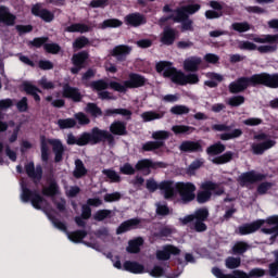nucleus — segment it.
I'll list each match as a JSON object with an SVG mask.
<instances>
[{
    "mask_svg": "<svg viewBox=\"0 0 278 278\" xmlns=\"http://www.w3.org/2000/svg\"><path fill=\"white\" fill-rule=\"evenodd\" d=\"M22 193H21V201L23 203H31L33 207L35 210H42L45 214L48 216L49 220H51L52 225L60 229V231H65L68 240L71 242H75L76 244L81 242L84 238L88 236V232L86 230H76L68 232L66 231V225L58 219H55L51 214H49V202L38 193V191H31L25 186V182H21Z\"/></svg>",
    "mask_w": 278,
    "mask_h": 278,
    "instance_id": "f257e3e1",
    "label": "nucleus"
},
{
    "mask_svg": "<svg viewBox=\"0 0 278 278\" xmlns=\"http://www.w3.org/2000/svg\"><path fill=\"white\" fill-rule=\"evenodd\" d=\"M266 86L267 88H278V74L261 73L251 77H240L228 86L231 94L244 92L249 86Z\"/></svg>",
    "mask_w": 278,
    "mask_h": 278,
    "instance_id": "f03ea898",
    "label": "nucleus"
},
{
    "mask_svg": "<svg viewBox=\"0 0 278 278\" xmlns=\"http://www.w3.org/2000/svg\"><path fill=\"white\" fill-rule=\"evenodd\" d=\"M199 10H201V4L194 3L192 0H184L180 2V7L174 11L173 21L181 23L182 31H194L193 22L189 16L197 14Z\"/></svg>",
    "mask_w": 278,
    "mask_h": 278,
    "instance_id": "7ed1b4c3",
    "label": "nucleus"
},
{
    "mask_svg": "<svg viewBox=\"0 0 278 278\" xmlns=\"http://www.w3.org/2000/svg\"><path fill=\"white\" fill-rule=\"evenodd\" d=\"M264 223H267L269 227L271 228H262L263 233H267L270 237L271 244L275 242V239L278 238V215H273L268 217L266 220L258 219L255 222H252L250 224H244L242 226H239L238 233L239 236H249L250 233H255Z\"/></svg>",
    "mask_w": 278,
    "mask_h": 278,
    "instance_id": "20e7f679",
    "label": "nucleus"
},
{
    "mask_svg": "<svg viewBox=\"0 0 278 278\" xmlns=\"http://www.w3.org/2000/svg\"><path fill=\"white\" fill-rule=\"evenodd\" d=\"M156 71L157 73H163V77H170L172 81L179 86L199 84V76L197 74L186 75L182 72H178L170 62L161 61L156 63Z\"/></svg>",
    "mask_w": 278,
    "mask_h": 278,
    "instance_id": "39448f33",
    "label": "nucleus"
},
{
    "mask_svg": "<svg viewBox=\"0 0 278 278\" xmlns=\"http://www.w3.org/2000/svg\"><path fill=\"white\" fill-rule=\"evenodd\" d=\"M254 42H257L258 46L251 41H241L239 42V49L241 51H258V53H275L277 51L278 45V35H263L261 37H254Z\"/></svg>",
    "mask_w": 278,
    "mask_h": 278,
    "instance_id": "423d86ee",
    "label": "nucleus"
},
{
    "mask_svg": "<svg viewBox=\"0 0 278 278\" xmlns=\"http://www.w3.org/2000/svg\"><path fill=\"white\" fill-rule=\"evenodd\" d=\"M207 216H210L207 208H200L193 214L180 217L179 223H181V225H189L190 229L202 233L203 231H207V225H205Z\"/></svg>",
    "mask_w": 278,
    "mask_h": 278,
    "instance_id": "0eeeda50",
    "label": "nucleus"
},
{
    "mask_svg": "<svg viewBox=\"0 0 278 278\" xmlns=\"http://www.w3.org/2000/svg\"><path fill=\"white\" fill-rule=\"evenodd\" d=\"M86 144H99V142H108L109 147H114L116 141L114 140V135L108 130L100 129L99 127H93L90 132H85Z\"/></svg>",
    "mask_w": 278,
    "mask_h": 278,
    "instance_id": "6e6552de",
    "label": "nucleus"
},
{
    "mask_svg": "<svg viewBox=\"0 0 278 278\" xmlns=\"http://www.w3.org/2000/svg\"><path fill=\"white\" fill-rule=\"evenodd\" d=\"M203 191H200L197 195L198 203H207L212 199V192L217 197L225 193V189L219 184L205 181L201 185Z\"/></svg>",
    "mask_w": 278,
    "mask_h": 278,
    "instance_id": "1a4fd4ad",
    "label": "nucleus"
},
{
    "mask_svg": "<svg viewBox=\"0 0 278 278\" xmlns=\"http://www.w3.org/2000/svg\"><path fill=\"white\" fill-rule=\"evenodd\" d=\"M153 140L156 141H148L142 144V151H157V149H162L164 147V140H168L170 138V131L168 130H156L152 132Z\"/></svg>",
    "mask_w": 278,
    "mask_h": 278,
    "instance_id": "9d476101",
    "label": "nucleus"
},
{
    "mask_svg": "<svg viewBox=\"0 0 278 278\" xmlns=\"http://www.w3.org/2000/svg\"><path fill=\"white\" fill-rule=\"evenodd\" d=\"M254 140L263 141V142H254L251 144V149L254 155H264L265 151H268V149H273V147L277 144V141L269 139L268 135L264 132L254 136Z\"/></svg>",
    "mask_w": 278,
    "mask_h": 278,
    "instance_id": "9b49d317",
    "label": "nucleus"
},
{
    "mask_svg": "<svg viewBox=\"0 0 278 278\" xmlns=\"http://www.w3.org/2000/svg\"><path fill=\"white\" fill-rule=\"evenodd\" d=\"M146 188L147 190H149V192H155V190H161L166 199H172L175 182L164 180L161 184H157L155 179L150 178L147 180Z\"/></svg>",
    "mask_w": 278,
    "mask_h": 278,
    "instance_id": "f8f14e48",
    "label": "nucleus"
},
{
    "mask_svg": "<svg viewBox=\"0 0 278 278\" xmlns=\"http://www.w3.org/2000/svg\"><path fill=\"white\" fill-rule=\"evenodd\" d=\"M175 190L180 194V199L184 203H190L194 201L197 187L191 182H174L173 197H175Z\"/></svg>",
    "mask_w": 278,
    "mask_h": 278,
    "instance_id": "ddd939ff",
    "label": "nucleus"
},
{
    "mask_svg": "<svg viewBox=\"0 0 278 278\" xmlns=\"http://www.w3.org/2000/svg\"><path fill=\"white\" fill-rule=\"evenodd\" d=\"M264 179H266V175L252 170L241 174L239 177V182L241 186H249L250 184H255L256 181H264Z\"/></svg>",
    "mask_w": 278,
    "mask_h": 278,
    "instance_id": "4468645a",
    "label": "nucleus"
},
{
    "mask_svg": "<svg viewBox=\"0 0 278 278\" xmlns=\"http://www.w3.org/2000/svg\"><path fill=\"white\" fill-rule=\"evenodd\" d=\"M181 250L175 245H164L162 250L156 251V260L160 262H166L170 260V255H179Z\"/></svg>",
    "mask_w": 278,
    "mask_h": 278,
    "instance_id": "2eb2a0df",
    "label": "nucleus"
},
{
    "mask_svg": "<svg viewBox=\"0 0 278 278\" xmlns=\"http://www.w3.org/2000/svg\"><path fill=\"white\" fill-rule=\"evenodd\" d=\"M136 170H147V168H166L164 162H153L149 159H142L135 165Z\"/></svg>",
    "mask_w": 278,
    "mask_h": 278,
    "instance_id": "dca6fc26",
    "label": "nucleus"
},
{
    "mask_svg": "<svg viewBox=\"0 0 278 278\" xmlns=\"http://www.w3.org/2000/svg\"><path fill=\"white\" fill-rule=\"evenodd\" d=\"M31 14H34V16H39V18H42L46 23H51V21L55 18V15H53L51 11L42 9L40 4H35L31 8Z\"/></svg>",
    "mask_w": 278,
    "mask_h": 278,
    "instance_id": "f3484780",
    "label": "nucleus"
},
{
    "mask_svg": "<svg viewBox=\"0 0 278 278\" xmlns=\"http://www.w3.org/2000/svg\"><path fill=\"white\" fill-rule=\"evenodd\" d=\"M26 175L30 177V179H34L35 184L36 181H40L42 179V166L34 165V162H29L25 165Z\"/></svg>",
    "mask_w": 278,
    "mask_h": 278,
    "instance_id": "a211bd4d",
    "label": "nucleus"
},
{
    "mask_svg": "<svg viewBox=\"0 0 278 278\" xmlns=\"http://www.w3.org/2000/svg\"><path fill=\"white\" fill-rule=\"evenodd\" d=\"M0 23L13 27L16 24V15L12 14L7 7H0Z\"/></svg>",
    "mask_w": 278,
    "mask_h": 278,
    "instance_id": "6ab92c4d",
    "label": "nucleus"
},
{
    "mask_svg": "<svg viewBox=\"0 0 278 278\" xmlns=\"http://www.w3.org/2000/svg\"><path fill=\"white\" fill-rule=\"evenodd\" d=\"M125 23L131 27H140L147 23V17L142 13H130L125 16Z\"/></svg>",
    "mask_w": 278,
    "mask_h": 278,
    "instance_id": "aec40b11",
    "label": "nucleus"
},
{
    "mask_svg": "<svg viewBox=\"0 0 278 278\" xmlns=\"http://www.w3.org/2000/svg\"><path fill=\"white\" fill-rule=\"evenodd\" d=\"M147 83V78H144L140 74L131 73L129 74V79L125 80V86L128 88H142Z\"/></svg>",
    "mask_w": 278,
    "mask_h": 278,
    "instance_id": "412c9836",
    "label": "nucleus"
},
{
    "mask_svg": "<svg viewBox=\"0 0 278 278\" xmlns=\"http://www.w3.org/2000/svg\"><path fill=\"white\" fill-rule=\"evenodd\" d=\"M50 144L54 153V162H62V160H64V151H66V148L64 147V144H62V141H60V139H56L55 141H50Z\"/></svg>",
    "mask_w": 278,
    "mask_h": 278,
    "instance_id": "4be33fe9",
    "label": "nucleus"
},
{
    "mask_svg": "<svg viewBox=\"0 0 278 278\" xmlns=\"http://www.w3.org/2000/svg\"><path fill=\"white\" fill-rule=\"evenodd\" d=\"M138 225H140L139 218L128 219L118 226V228L116 229V233L117 236H121V233H126V231H131V229H137Z\"/></svg>",
    "mask_w": 278,
    "mask_h": 278,
    "instance_id": "5701e85b",
    "label": "nucleus"
},
{
    "mask_svg": "<svg viewBox=\"0 0 278 278\" xmlns=\"http://www.w3.org/2000/svg\"><path fill=\"white\" fill-rule=\"evenodd\" d=\"M201 62L203 61L201 60L200 56H189L184 61V68L189 73H194L199 71V66H201Z\"/></svg>",
    "mask_w": 278,
    "mask_h": 278,
    "instance_id": "b1692460",
    "label": "nucleus"
},
{
    "mask_svg": "<svg viewBox=\"0 0 278 278\" xmlns=\"http://www.w3.org/2000/svg\"><path fill=\"white\" fill-rule=\"evenodd\" d=\"M63 97H65V99H73L75 102L81 101L79 89L68 85L63 86Z\"/></svg>",
    "mask_w": 278,
    "mask_h": 278,
    "instance_id": "393cba45",
    "label": "nucleus"
},
{
    "mask_svg": "<svg viewBox=\"0 0 278 278\" xmlns=\"http://www.w3.org/2000/svg\"><path fill=\"white\" fill-rule=\"evenodd\" d=\"M134 113L128 109H108L104 111V116H123L126 121H131Z\"/></svg>",
    "mask_w": 278,
    "mask_h": 278,
    "instance_id": "a878e982",
    "label": "nucleus"
},
{
    "mask_svg": "<svg viewBox=\"0 0 278 278\" xmlns=\"http://www.w3.org/2000/svg\"><path fill=\"white\" fill-rule=\"evenodd\" d=\"M166 112L164 111H146L141 113L140 117L142 118L143 123H151L152 121H160L164 118Z\"/></svg>",
    "mask_w": 278,
    "mask_h": 278,
    "instance_id": "bb28decb",
    "label": "nucleus"
},
{
    "mask_svg": "<svg viewBox=\"0 0 278 278\" xmlns=\"http://www.w3.org/2000/svg\"><path fill=\"white\" fill-rule=\"evenodd\" d=\"M110 131L114 136H127V124L125 122L115 121L111 124Z\"/></svg>",
    "mask_w": 278,
    "mask_h": 278,
    "instance_id": "cd10ccee",
    "label": "nucleus"
},
{
    "mask_svg": "<svg viewBox=\"0 0 278 278\" xmlns=\"http://www.w3.org/2000/svg\"><path fill=\"white\" fill-rule=\"evenodd\" d=\"M233 275L237 278L264 277V275H266V270L262 268H253L249 274L242 270H233Z\"/></svg>",
    "mask_w": 278,
    "mask_h": 278,
    "instance_id": "c85d7f7f",
    "label": "nucleus"
},
{
    "mask_svg": "<svg viewBox=\"0 0 278 278\" xmlns=\"http://www.w3.org/2000/svg\"><path fill=\"white\" fill-rule=\"evenodd\" d=\"M41 192L43 197H55V194H60V186L55 180H50L48 185L42 187Z\"/></svg>",
    "mask_w": 278,
    "mask_h": 278,
    "instance_id": "c756f323",
    "label": "nucleus"
},
{
    "mask_svg": "<svg viewBox=\"0 0 278 278\" xmlns=\"http://www.w3.org/2000/svg\"><path fill=\"white\" fill-rule=\"evenodd\" d=\"M176 37H177V30L170 27H166L164 28L163 34L161 36V42L163 45L170 46L173 45V42H175Z\"/></svg>",
    "mask_w": 278,
    "mask_h": 278,
    "instance_id": "7c9ffc66",
    "label": "nucleus"
},
{
    "mask_svg": "<svg viewBox=\"0 0 278 278\" xmlns=\"http://www.w3.org/2000/svg\"><path fill=\"white\" fill-rule=\"evenodd\" d=\"M179 150L184 151L185 153H197V151H203L201 143L195 141H184L179 146Z\"/></svg>",
    "mask_w": 278,
    "mask_h": 278,
    "instance_id": "2f4dec72",
    "label": "nucleus"
},
{
    "mask_svg": "<svg viewBox=\"0 0 278 278\" xmlns=\"http://www.w3.org/2000/svg\"><path fill=\"white\" fill-rule=\"evenodd\" d=\"M123 269L134 275H140L144 273V266L138 262L126 261L123 265Z\"/></svg>",
    "mask_w": 278,
    "mask_h": 278,
    "instance_id": "473e14b6",
    "label": "nucleus"
},
{
    "mask_svg": "<svg viewBox=\"0 0 278 278\" xmlns=\"http://www.w3.org/2000/svg\"><path fill=\"white\" fill-rule=\"evenodd\" d=\"M144 244V239L142 237L132 239L128 242L126 248L127 253H140V248Z\"/></svg>",
    "mask_w": 278,
    "mask_h": 278,
    "instance_id": "72a5a7b5",
    "label": "nucleus"
},
{
    "mask_svg": "<svg viewBox=\"0 0 278 278\" xmlns=\"http://www.w3.org/2000/svg\"><path fill=\"white\" fill-rule=\"evenodd\" d=\"M129 53H131V48L127 46H117L112 51V55L117 58V60H125Z\"/></svg>",
    "mask_w": 278,
    "mask_h": 278,
    "instance_id": "f704fd0d",
    "label": "nucleus"
},
{
    "mask_svg": "<svg viewBox=\"0 0 278 278\" xmlns=\"http://www.w3.org/2000/svg\"><path fill=\"white\" fill-rule=\"evenodd\" d=\"M88 174V169H86V166L84 165L83 160H76L75 161V168L73 172V175L76 179H81V177H85V175Z\"/></svg>",
    "mask_w": 278,
    "mask_h": 278,
    "instance_id": "c9c22d12",
    "label": "nucleus"
},
{
    "mask_svg": "<svg viewBox=\"0 0 278 278\" xmlns=\"http://www.w3.org/2000/svg\"><path fill=\"white\" fill-rule=\"evenodd\" d=\"M66 31H70L71 34H88L90 31V26L81 23L72 24L66 28Z\"/></svg>",
    "mask_w": 278,
    "mask_h": 278,
    "instance_id": "e433bc0d",
    "label": "nucleus"
},
{
    "mask_svg": "<svg viewBox=\"0 0 278 278\" xmlns=\"http://www.w3.org/2000/svg\"><path fill=\"white\" fill-rule=\"evenodd\" d=\"M66 142L67 144H77V147H86L85 132H83L79 137H75V135L68 134Z\"/></svg>",
    "mask_w": 278,
    "mask_h": 278,
    "instance_id": "4c0bfd02",
    "label": "nucleus"
},
{
    "mask_svg": "<svg viewBox=\"0 0 278 278\" xmlns=\"http://www.w3.org/2000/svg\"><path fill=\"white\" fill-rule=\"evenodd\" d=\"M251 249V245L244 241H238L232 247V253L235 255H242L243 253H247Z\"/></svg>",
    "mask_w": 278,
    "mask_h": 278,
    "instance_id": "58836bf2",
    "label": "nucleus"
},
{
    "mask_svg": "<svg viewBox=\"0 0 278 278\" xmlns=\"http://www.w3.org/2000/svg\"><path fill=\"white\" fill-rule=\"evenodd\" d=\"M225 149V144H223L222 142H217L215 144L210 146L206 149V153L207 155H220V153H224Z\"/></svg>",
    "mask_w": 278,
    "mask_h": 278,
    "instance_id": "ea45409f",
    "label": "nucleus"
},
{
    "mask_svg": "<svg viewBox=\"0 0 278 278\" xmlns=\"http://www.w3.org/2000/svg\"><path fill=\"white\" fill-rule=\"evenodd\" d=\"M85 112H87V114H90L94 118H97L98 116H103V111H101V108H99L94 103H88L85 108Z\"/></svg>",
    "mask_w": 278,
    "mask_h": 278,
    "instance_id": "a19ab883",
    "label": "nucleus"
},
{
    "mask_svg": "<svg viewBox=\"0 0 278 278\" xmlns=\"http://www.w3.org/2000/svg\"><path fill=\"white\" fill-rule=\"evenodd\" d=\"M231 29L239 34H244V31H249V29H251V24L248 22H236L231 24Z\"/></svg>",
    "mask_w": 278,
    "mask_h": 278,
    "instance_id": "79ce46f5",
    "label": "nucleus"
},
{
    "mask_svg": "<svg viewBox=\"0 0 278 278\" xmlns=\"http://www.w3.org/2000/svg\"><path fill=\"white\" fill-rule=\"evenodd\" d=\"M87 60H88V52L86 51L74 54L72 58V62L74 66H81V64H84V62H86Z\"/></svg>",
    "mask_w": 278,
    "mask_h": 278,
    "instance_id": "37998d69",
    "label": "nucleus"
},
{
    "mask_svg": "<svg viewBox=\"0 0 278 278\" xmlns=\"http://www.w3.org/2000/svg\"><path fill=\"white\" fill-rule=\"evenodd\" d=\"M226 268H229L230 270H233L236 268H240V264H242V260L240 257H227L226 258Z\"/></svg>",
    "mask_w": 278,
    "mask_h": 278,
    "instance_id": "c03bdc74",
    "label": "nucleus"
},
{
    "mask_svg": "<svg viewBox=\"0 0 278 278\" xmlns=\"http://www.w3.org/2000/svg\"><path fill=\"white\" fill-rule=\"evenodd\" d=\"M233 160V152H226L220 156H217L213 160V164H227V162H231Z\"/></svg>",
    "mask_w": 278,
    "mask_h": 278,
    "instance_id": "a18cd8bd",
    "label": "nucleus"
},
{
    "mask_svg": "<svg viewBox=\"0 0 278 278\" xmlns=\"http://www.w3.org/2000/svg\"><path fill=\"white\" fill-rule=\"evenodd\" d=\"M102 174L105 175V177H108L112 184H118L121 181V176L114 169H103Z\"/></svg>",
    "mask_w": 278,
    "mask_h": 278,
    "instance_id": "49530a36",
    "label": "nucleus"
},
{
    "mask_svg": "<svg viewBox=\"0 0 278 278\" xmlns=\"http://www.w3.org/2000/svg\"><path fill=\"white\" fill-rule=\"evenodd\" d=\"M242 136V129L237 128L231 132H225L219 136L220 140H233V138H240Z\"/></svg>",
    "mask_w": 278,
    "mask_h": 278,
    "instance_id": "de8ad7c7",
    "label": "nucleus"
},
{
    "mask_svg": "<svg viewBox=\"0 0 278 278\" xmlns=\"http://www.w3.org/2000/svg\"><path fill=\"white\" fill-rule=\"evenodd\" d=\"M58 125L60 129H71L77 125V122L73 118L59 119Z\"/></svg>",
    "mask_w": 278,
    "mask_h": 278,
    "instance_id": "09e8293b",
    "label": "nucleus"
},
{
    "mask_svg": "<svg viewBox=\"0 0 278 278\" xmlns=\"http://www.w3.org/2000/svg\"><path fill=\"white\" fill-rule=\"evenodd\" d=\"M92 90H97L98 92H102V90H108L110 84L105 80H96L90 84Z\"/></svg>",
    "mask_w": 278,
    "mask_h": 278,
    "instance_id": "8fccbe9b",
    "label": "nucleus"
},
{
    "mask_svg": "<svg viewBox=\"0 0 278 278\" xmlns=\"http://www.w3.org/2000/svg\"><path fill=\"white\" fill-rule=\"evenodd\" d=\"M122 25H123V22L121 20L110 18V20H105L101 24V29H108V27H121Z\"/></svg>",
    "mask_w": 278,
    "mask_h": 278,
    "instance_id": "3c124183",
    "label": "nucleus"
},
{
    "mask_svg": "<svg viewBox=\"0 0 278 278\" xmlns=\"http://www.w3.org/2000/svg\"><path fill=\"white\" fill-rule=\"evenodd\" d=\"M172 131H174V134H192V131H194V128L190 127V126H184V125H176L172 127Z\"/></svg>",
    "mask_w": 278,
    "mask_h": 278,
    "instance_id": "603ef678",
    "label": "nucleus"
},
{
    "mask_svg": "<svg viewBox=\"0 0 278 278\" xmlns=\"http://www.w3.org/2000/svg\"><path fill=\"white\" fill-rule=\"evenodd\" d=\"M244 101V96H233L228 99V105L231 108H239V105H242Z\"/></svg>",
    "mask_w": 278,
    "mask_h": 278,
    "instance_id": "864d4df0",
    "label": "nucleus"
},
{
    "mask_svg": "<svg viewBox=\"0 0 278 278\" xmlns=\"http://www.w3.org/2000/svg\"><path fill=\"white\" fill-rule=\"evenodd\" d=\"M203 166V161L202 160H195L193 161L189 167L187 168L188 175H194L195 170H199Z\"/></svg>",
    "mask_w": 278,
    "mask_h": 278,
    "instance_id": "5fc2aeb1",
    "label": "nucleus"
},
{
    "mask_svg": "<svg viewBox=\"0 0 278 278\" xmlns=\"http://www.w3.org/2000/svg\"><path fill=\"white\" fill-rule=\"evenodd\" d=\"M172 114L181 115V114H188L190 112V109L186 105H175L170 109Z\"/></svg>",
    "mask_w": 278,
    "mask_h": 278,
    "instance_id": "6e6d98bb",
    "label": "nucleus"
},
{
    "mask_svg": "<svg viewBox=\"0 0 278 278\" xmlns=\"http://www.w3.org/2000/svg\"><path fill=\"white\" fill-rule=\"evenodd\" d=\"M110 214H112L111 210H100L94 214L93 218L94 220H99V222L105 220V218H108Z\"/></svg>",
    "mask_w": 278,
    "mask_h": 278,
    "instance_id": "4d7b16f0",
    "label": "nucleus"
},
{
    "mask_svg": "<svg viewBox=\"0 0 278 278\" xmlns=\"http://www.w3.org/2000/svg\"><path fill=\"white\" fill-rule=\"evenodd\" d=\"M43 49L48 53L55 54V53H60L61 48H60V45H58V43H45Z\"/></svg>",
    "mask_w": 278,
    "mask_h": 278,
    "instance_id": "13d9d810",
    "label": "nucleus"
},
{
    "mask_svg": "<svg viewBox=\"0 0 278 278\" xmlns=\"http://www.w3.org/2000/svg\"><path fill=\"white\" fill-rule=\"evenodd\" d=\"M119 173H122L123 175H135L136 168H134V166H131V164L126 163L119 167Z\"/></svg>",
    "mask_w": 278,
    "mask_h": 278,
    "instance_id": "bf43d9fd",
    "label": "nucleus"
},
{
    "mask_svg": "<svg viewBox=\"0 0 278 278\" xmlns=\"http://www.w3.org/2000/svg\"><path fill=\"white\" fill-rule=\"evenodd\" d=\"M76 121H78L79 125H89L90 124V118H88V115L79 112L76 113L75 115Z\"/></svg>",
    "mask_w": 278,
    "mask_h": 278,
    "instance_id": "052dcab7",
    "label": "nucleus"
},
{
    "mask_svg": "<svg viewBox=\"0 0 278 278\" xmlns=\"http://www.w3.org/2000/svg\"><path fill=\"white\" fill-rule=\"evenodd\" d=\"M88 42H90L88 40V38L86 37H80L77 38L74 42H73V47L74 49H84V47H86V45H88Z\"/></svg>",
    "mask_w": 278,
    "mask_h": 278,
    "instance_id": "680f3d73",
    "label": "nucleus"
},
{
    "mask_svg": "<svg viewBox=\"0 0 278 278\" xmlns=\"http://www.w3.org/2000/svg\"><path fill=\"white\" fill-rule=\"evenodd\" d=\"M16 108H17L18 112H27V110L29 109V104L27 102V97L22 98L16 103Z\"/></svg>",
    "mask_w": 278,
    "mask_h": 278,
    "instance_id": "e2e57ef3",
    "label": "nucleus"
},
{
    "mask_svg": "<svg viewBox=\"0 0 278 278\" xmlns=\"http://www.w3.org/2000/svg\"><path fill=\"white\" fill-rule=\"evenodd\" d=\"M110 88H112L113 90H116V92H125V90H127L128 87L125 86V81L123 84L117 81H111Z\"/></svg>",
    "mask_w": 278,
    "mask_h": 278,
    "instance_id": "0e129e2a",
    "label": "nucleus"
},
{
    "mask_svg": "<svg viewBox=\"0 0 278 278\" xmlns=\"http://www.w3.org/2000/svg\"><path fill=\"white\" fill-rule=\"evenodd\" d=\"M106 203H113L114 201H121V192L106 193L104 195Z\"/></svg>",
    "mask_w": 278,
    "mask_h": 278,
    "instance_id": "69168bd1",
    "label": "nucleus"
},
{
    "mask_svg": "<svg viewBox=\"0 0 278 278\" xmlns=\"http://www.w3.org/2000/svg\"><path fill=\"white\" fill-rule=\"evenodd\" d=\"M24 90L27 94H36L37 92H40V89L38 87L31 85L30 83H24Z\"/></svg>",
    "mask_w": 278,
    "mask_h": 278,
    "instance_id": "338daca9",
    "label": "nucleus"
},
{
    "mask_svg": "<svg viewBox=\"0 0 278 278\" xmlns=\"http://www.w3.org/2000/svg\"><path fill=\"white\" fill-rule=\"evenodd\" d=\"M270 188H273L271 182H262L257 187V192H258V194H266V192H268L270 190Z\"/></svg>",
    "mask_w": 278,
    "mask_h": 278,
    "instance_id": "774afa93",
    "label": "nucleus"
}]
</instances>
